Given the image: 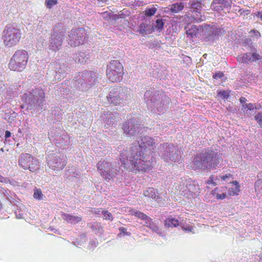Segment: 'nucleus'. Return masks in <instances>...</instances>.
Returning a JSON list of instances; mask_svg holds the SVG:
<instances>
[{"label":"nucleus","instance_id":"5","mask_svg":"<svg viewBox=\"0 0 262 262\" xmlns=\"http://www.w3.org/2000/svg\"><path fill=\"white\" fill-rule=\"evenodd\" d=\"M29 59V55L25 50L16 51L11 57L9 68L11 70L21 72L26 68Z\"/></svg>","mask_w":262,"mask_h":262},{"label":"nucleus","instance_id":"29","mask_svg":"<svg viewBox=\"0 0 262 262\" xmlns=\"http://www.w3.org/2000/svg\"><path fill=\"white\" fill-rule=\"evenodd\" d=\"M88 57L87 55L83 53H80L78 54L77 57L75 58V61L80 63H85Z\"/></svg>","mask_w":262,"mask_h":262},{"label":"nucleus","instance_id":"2","mask_svg":"<svg viewBox=\"0 0 262 262\" xmlns=\"http://www.w3.org/2000/svg\"><path fill=\"white\" fill-rule=\"evenodd\" d=\"M220 162L217 152L212 150H208L204 153L197 154L193 160L195 169L204 168L210 170L215 168Z\"/></svg>","mask_w":262,"mask_h":262},{"label":"nucleus","instance_id":"6","mask_svg":"<svg viewBox=\"0 0 262 262\" xmlns=\"http://www.w3.org/2000/svg\"><path fill=\"white\" fill-rule=\"evenodd\" d=\"M124 74V68L119 60H113L107 65L106 75L107 79L112 82L120 81Z\"/></svg>","mask_w":262,"mask_h":262},{"label":"nucleus","instance_id":"25","mask_svg":"<svg viewBox=\"0 0 262 262\" xmlns=\"http://www.w3.org/2000/svg\"><path fill=\"white\" fill-rule=\"evenodd\" d=\"M59 39L55 38L53 39V41L51 42V46L53 50L56 51V50H58L59 48L61 46L62 42V38L59 37Z\"/></svg>","mask_w":262,"mask_h":262},{"label":"nucleus","instance_id":"42","mask_svg":"<svg viewBox=\"0 0 262 262\" xmlns=\"http://www.w3.org/2000/svg\"><path fill=\"white\" fill-rule=\"evenodd\" d=\"M255 119L257 121L259 125L262 127V113H258L255 116Z\"/></svg>","mask_w":262,"mask_h":262},{"label":"nucleus","instance_id":"41","mask_svg":"<svg viewBox=\"0 0 262 262\" xmlns=\"http://www.w3.org/2000/svg\"><path fill=\"white\" fill-rule=\"evenodd\" d=\"M218 95L223 99H227L229 96V92L226 91H220Z\"/></svg>","mask_w":262,"mask_h":262},{"label":"nucleus","instance_id":"20","mask_svg":"<svg viewBox=\"0 0 262 262\" xmlns=\"http://www.w3.org/2000/svg\"><path fill=\"white\" fill-rule=\"evenodd\" d=\"M164 225L167 227H177L179 225V221L172 216L166 218L164 221Z\"/></svg>","mask_w":262,"mask_h":262},{"label":"nucleus","instance_id":"17","mask_svg":"<svg viewBox=\"0 0 262 262\" xmlns=\"http://www.w3.org/2000/svg\"><path fill=\"white\" fill-rule=\"evenodd\" d=\"M189 8L191 10L189 11H201L202 9V4L201 1L193 0L189 3Z\"/></svg>","mask_w":262,"mask_h":262},{"label":"nucleus","instance_id":"53","mask_svg":"<svg viewBox=\"0 0 262 262\" xmlns=\"http://www.w3.org/2000/svg\"><path fill=\"white\" fill-rule=\"evenodd\" d=\"M4 178L1 175H0V181L3 182H4Z\"/></svg>","mask_w":262,"mask_h":262},{"label":"nucleus","instance_id":"14","mask_svg":"<svg viewBox=\"0 0 262 262\" xmlns=\"http://www.w3.org/2000/svg\"><path fill=\"white\" fill-rule=\"evenodd\" d=\"M185 19H188V21L190 22H200L203 20L201 11H189L188 14L185 16Z\"/></svg>","mask_w":262,"mask_h":262},{"label":"nucleus","instance_id":"39","mask_svg":"<svg viewBox=\"0 0 262 262\" xmlns=\"http://www.w3.org/2000/svg\"><path fill=\"white\" fill-rule=\"evenodd\" d=\"M103 215V219L105 220H108L112 221L113 219L112 214L107 210H103L102 211Z\"/></svg>","mask_w":262,"mask_h":262},{"label":"nucleus","instance_id":"35","mask_svg":"<svg viewBox=\"0 0 262 262\" xmlns=\"http://www.w3.org/2000/svg\"><path fill=\"white\" fill-rule=\"evenodd\" d=\"M223 8H230L232 3V0H217Z\"/></svg>","mask_w":262,"mask_h":262},{"label":"nucleus","instance_id":"51","mask_svg":"<svg viewBox=\"0 0 262 262\" xmlns=\"http://www.w3.org/2000/svg\"><path fill=\"white\" fill-rule=\"evenodd\" d=\"M11 134L9 131L6 130L5 132V138H9L11 136Z\"/></svg>","mask_w":262,"mask_h":262},{"label":"nucleus","instance_id":"31","mask_svg":"<svg viewBox=\"0 0 262 262\" xmlns=\"http://www.w3.org/2000/svg\"><path fill=\"white\" fill-rule=\"evenodd\" d=\"M135 216L137 218L140 219L142 220L151 221V218H150L147 215H146L145 214L143 213V212H141L139 210H137V211H136Z\"/></svg>","mask_w":262,"mask_h":262},{"label":"nucleus","instance_id":"44","mask_svg":"<svg viewBox=\"0 0 262 262\" xmlns=\"http://www.w3.org/2000/svg\"><path fill=\"white\" fill-rule=\"evenodd\" d=\"M224 76V74L223 72H219L218 73H216L213 75V78L215 79H218L219 78H221Z\"/></svg>","mask_w":262,"mask_h":262},{"label":"nucleus","instance_id":"34","mask_svg":"<svg viewBox=\"0 0 262 262\" xmlns=\"http://www.w3.org/2000/svg\"><path fill=\"white\" fill-rule=\"evenodd\" d=\"M43 195L40 189L37 188L34 190V192L33 194V197L34 199L38 200H41L42 199Z\"/></svg>","mask_w":262,"mask_h":262},{"label":"nucleus","instance_id":"45","mask_svg":"<svg viewBox=\"0 0 262 262\" xmlns=\"http://www.w3.org/2000/svg\"><path fill=\"white\" fill-rule=\"evenodd\" d=\"M250 32L253 33L255 36H256L258 38H259L260 37V33L259 32L256 30H252Z\"/></svg>","mask_w":262,"mask_h":262},{"label":"nucleus","instance_id":"9","mask_svg":"<svg viewBox=\"0 0 262 262\" xmlns=\"http://www.w3.org/2000/svg\"><path fill=\"white\" fill-rule=\"evenodd\" d=\"M203 39L205 41H208L210 40H214L223 34L224 31L221 28H214L208 26V28L203 30Z\"/></svg>","mask_w":262,"mask_h":262},{"label":"nucleus","instance_id":"10","mask_svg":"<svg viewBox=\"0 0 262 262\" xmlns=\"http://www.w3.org/2000/svg\"><path fill=\"white\" fill-rule=\"evenodd\" d=\"M111 164L105 161H99L97 164V167L101 176L106 180L109 181L115 176L116 173H111Z\"/></svg>","mask_w":262,"mask_h":262},{"label":"nucleus","instance_id":"32","mask_svg":"<svg viewBox=\"0 0 262 262\" xmlns=\"http://www.w3.org/2000/svg\"><path fill=\"white\" fill-rule=\"evenodd\" d=\"M164 23L162 19H158L156 21L155 29L158 31L161 32L163 29Z\"/></svg>","mask_w":262,"mask_h":262},{"label":"nucleus","instance_id":"49","mask_svg":"<svg viewBox=\"0 0 262 262\" xmlns=\"http://www.w3.org/2000/svg\"><path fill=\"white\" fill-rule=\"evenodd\" d=\"M256 16L259 17L262 21V11L257 12V14H256Z\"/></svg>","mask_w":262,"mask_h":262},{"label":"nucleus","instance_id":"3","mask_svg":"<svg viewBox=\"0 0 262 262\" xmlns=\"http://www.w3.org/2000/svg\"><path fill=\"white\" fill-rule=\"evenodd\" d=\"M21 32L19 26L16 24H9L3 31L2 39L4 45L8 47L16 46L20 41Z\"/></svg>","mask_w":262,"mask_h":262},{"label":"nucleus","instance_id":"19","mask_svg":"<svg viewBox=\"0 0 262 262\" xmlns=\"http://www.w3.org/2000/svg\"><path fill=\"white\" fill-rule=\"evenodd\" d=\"M260 105L256 106L254 103H248L243 104L242 110L245 113H248V111H253L254 110H259L260 108Z\"/></svg>","mask_w":262,"mask_h":262},{"label":"nucleus","instance_id":"47","mask_svg":"<svg viewBox=\"0 0 262 262\" xmlns=\"http://www.w3.org/2000/svg\"><path fill=\"white\" fill-rule=\"evenodd\" d=\"M136 211H137L136 210H135V209H130L129 210H128V213L130 215H135V212Z\"/></svg>","mask_w":262,"mask_h":262},{"label":"nucleus","instance_id":"1","mask_svg":"<svg viewBox=\"0 0 262 262\" xmlns=\"http://www.w3.org/2000/svg\"><path fill=\"white\" fill-rule=\"evenodd\" d=\"M142 140L143 145L138 143L131 147L129 161L136 172L145 173L151 170L153 166L152 161L147 159L144 151L148 147H152L155 142L152 138L148 137H144Z\"/></svg>","mask_w":262,"mask_h":262},{"label":"nucleus","instance_id":"36","mask_svg":"<svg viewBox=\"0 0 262 262\" xmlns=\"http://www.w3.org/2000/svg\"><path fill=\"white\" fill-rule=\"evenodd\" d=\"M218 180L217 177H214L213 175L210 176L209 179L206 181V183L208 184H212L213 186L217 185L216 181Z\"/></svg>","mask_w":262,"mask_h":262},{"label":"nucleus","instance_id":"30","mask_svg":"<svg viewBox=\"0 0 262 262\" xmlns=\"http://www.w3.org/2000/svg\"><path fill=\"white\" fill-rule=\"evenodd\" d=\"M188 195H192L198 192V188L194 184L190 183L187 185Z\"/></svg>","mask_w":262,"mask_h":262},{"label":"nucleus","instance_id":"11","mask_svg":"<svg viewBox=\"0 0 262 262\" xmlns=\"http://www.w3.org/2000/svg\"><path fill=\"white\" fill-rule=\"evenodd\" d=\"M261 59V56L256 52L245 53L238 55L237 57V60L239 62L246 63L255 62Z\"/></svg>","mask_w":262,"mask_h":262},{"label":"nucleus","instance_id":"18","mask_svg":"<svg viewBox=\"0 0 262 262\" xmlns=\"http://www.w3.org/2000/svg\"><path fill=\"white\" fill-rule=\"evenodd\" d=\"M234 185V187L229 188L228 190V194L230 196L237 195L240 192V186L237 181H233L232 182Z\"/></svg>","mask_w":262,"mask_h":262},{"label":"nucleus","instance_id":"54","mask_svg":"<svg viewBox=\"0 0 262 262\" xmlns=\"http://www.w3.org/2000/svg\"><path fill=\"white\" fill-rule=\"evenodd\" d=\"M120 160L121 161V162H122V164L124 166H125V162L124 161V160H122L121 158H120Z\"/></svg>","mask_w":262,"mask_h":262},{"label":"nucleus","instance_id":"55","mask_svg":"<svg viewBox=\"0 0 262 262\" xmlns=\"http://www.w3.org/2000/svg\"><path fill=\"white\" fill-rule=\"evenodd\" d=\"M21 108H23L24 106H21Z\"/></svg>","mask_w":262,"mask_h":262},{"label":"nucleus","instance_id":"38","mask_svg":"<svg viewBox=\"0 0 262 262\" xmlns=\"http://www.w3.org/2000/svg\"><path fill=\"white\" fill-rule=\"evenodd\" d=\"M57 3V0H46L45 2L46 5L49 9H51L54 5Z\"/></svg>","mask_w":262,"mask_h":262},{"label":"nucleus","instance_id":"23","mask_svg":"<svg viewBox=\"0 0 262 262\" xmlns=\"http://www.w3.org/2000/svg\"><path fill=\"white\" fill-rule=\"evenodd\" d=\"M176 189L179 191L180 195H188L187 185H185L184 183L180 184L176 186Z\"/></svg>","mask_w":262,"mask_h":262},{"label":"nucleus","instance_id":"12","mask_svg":"<svg viewBox=\"0 0 262 262\" xmlns=\"http://www.w3.org/2000/svg\"><path fill=\"white\" fill-rule=\"evenodd\" d=\"M227 189L228 188L226 186L216 187L211 191V194L216 200H224L227 197Z\"/></svg>","mask_w":262,"mask_h":262},{"label":"nucleus","instance_id":"33","mask_svg":"<svg viewBox=\"0 0 262 262\" xmlns=\"http://www.w3.org/2000/svg\"><path fill=\"white\" fill-rule=\"evenodd\" d=\"M148 26V25L145 23H141L139 26L138 32L143 36L146 35Z\"/></svg>","mask_w":262,"mask_h":262},{"label":"nucleus","instance_id":"27","mask_svg":"<svg viewBox=\"0 0 262 262\" xmlns=\"http://www.w3.org/2000/svg\"><path fill=\"white\" fill-rule=\"evenodd\" d=\"M211 8L213 10L217 12H220L223 10V7L217 1V0H213L211 5Z\"/></svg>","mask_w":262,"mask_h":262},{"label":"nucleus","instance_id":"16","mask_svg":"<svg viewBox=\"0 0 262 262\" xmlns=\"http://www.w3.org/2000/svg\"><path fill=\"white\" fill-rule=\"evenodd\" d=\"M27 170L31 172H35L40 169V162L38 159L33 157L31 161L28 164Z\"/></svg>","mask_w":262,"mask_h":262},{"label":"nucleus","instance_id":"15","mask_svg":"<svg viewBox=\"0 0 262 262\" xmlns=\"http://www.w3.org/2000/svg\"><path fill=\"white\" fill-rule=\"evenodd\" d=\"M61 216L64 221L72 224L78 223L82 220L81 216H74L66 213H62Z\"/></svg>","mask_w":262,"mask_h":262},{"label":"nucleus","instance_id":"43","mask_svg":"<svg viewBox=\"0 0 262 262\" xmlns=\"http://www.w3.org/2000/svg\"><path fill=\"white\" fill-rule=\"evenodd\" d=\"M149 222H150L149 225L148 226L149 228H150L155 231H157L159 230V227L155 225L152 221Z\"/></svg>","mask_w":262,"mask_h":262},{"label":"nucleus","instance_id":"40","mask_svg":"<svg viewBox=\"0 0 262 262\" xmlns=\"http://www.w3.org/2000/svg\"><path fill=\"white\" fill-rule=\"evenodd\" d=\"M180 158V157L179 155L174 153L172 156L169 155V156H168H168H167L166 157H165L164 158L166 160H170L171 161L176 162L177 161L179 160Z\"/></svg>","mask_w":262,"mask_h":262},{"label":"nucleus","instance_id":"8","mask_svg":"<svg viewBox=\"0 0 262 262\" xmlns=\"http://www.w3.org/2000/svg\"><path fill=\"white\" fill-rule=\"evenodd\" d=\"M47 162L50 168L54 170L62 169L66 165L65 160L55 154H51L47 159Z\"/></svg>","mask_w":262,"mask_h":262},{"label":"nucleus","instance_id":"52","mask_svg":"<svg viewBox=\"0 0 262 262\" xmlns=\"http://www.w3.org/2000/svg\"><path fill=\"white\" fill-rule=\"evenodd\" d=\"M119 230L121 231V233H125L126 232V229L124 227H120L119 228Z\"/></svg>","mask_w":262,"mask_h":262},{"label":"nucleus","instance_id":"26","mask_svg":"<svg viewBox=\"0 0 262 262\" xmlns=\"http://www.w3.org/2000/svg\"><path fill=\"white\" fill-rule=\"evenodd\" d=\"M133 122L132 121L130 122H126L123 125V129L124 130L125 133L127 134H130L131 135H133V133H131L130 131L133 130V127H135L134 125H132Z\"/></svg>","mask_w":262,"mask_h":262},{"label":"nucleus","instance_id":"21","mask_svg":"<svg viewBox=\"0 0 262 262\" xmlns=\"http://www.w3.org/2000/svg\"><path fill=\"white\" fill-rule=\"evenodd\" d=\"M199 32V28L196 25H192L191 28L186 30V34L188 37L193 38L196 37Z\"/></svg>","mask_w":262,"mask_h":262},{"label":"nucleus","instance_id":"22","mask_svg":"<svg viewBox=\"0 0 262 262\" xmlns=\"http://www.w3.org/2000/svg\"><path fill=\"white\" fill-rule=\"evenodd\" d=\"M143 195L148 198L151 199H156V198H158L157 196L156 191L154 188L150 187L145 190L143 192Z\"/></svg>","mask_w":262,"mask_h":262},{"label":"nucleus","instance_id":"46","mask_svg":"<svg viewBox=\"0 0 262 262\" xmlns=\"http://www.w3.org/2000/svg\"><path fill=\"white\" fill-rule=\"evenodd\" d=\"M92 212L95 214H100L101 212H102V209L101 208H94L93 210H92Z\"/></svg>","mask_w":262,"mask_h":262},{"label":"nucleus","instance_id":"50","mask_svg":"<svg viewBox=\"0 0 262 262\" xmlns=\"http://www.w3.org/2000/svg\"><path fill=\"white\" fill-rule=\"evenodd\" d=\"M239 101L241 103H245L247 101V99L246 98L242 97L239 99Z\"/></svg>","mask_w":262,"mask_h":262},{"label":"nucleus","instance_id":"37","mask_svg":"<svg viewBox=\"0 0 262 262\" xmlns=\"http://www.w3.org/2000/svg\"><path fill=\"white\" fill-rule=\"evenodd\" d=\"M220 178L222 181L226 182L233 179V175L229 173L221 176Z\"/></svg>","mask_w":262,"mask_h":262},{"label":"nucleus","instance_id":"13","mask_svg":"<svg viewBox=\"0 0 262 262\" xmlns=\"http://www.w3.org/2000/svg\"><path fill=\"white\" fill-rule=\"evenodd\" d=\"M33 156L29 154H21L18 159V164L25 170H27L28 164L30 162Z\"/></svg>","mask_w":262,"mask_h":262},{"label":"nucleus","instance_id":"4","mask_svg":"<svg viewBox=\"0 0 262 262\" xmlns=\"http://www.w3.org/2000/svg\"><path fill=\"white\" fill-rule=\"evenodd\" d=\"M130 94V90L127 88L118 87L111 89L107 100L112 105H122L127 100Z\"/></svg>","mask_w":262,"mask_h":262},{"label":"nucleus","instance_id":"7","mask_svg":"<svg viewBox=\"0 0 262 262\" xmlns=\"http://www.w3.org/2000/svg\"><path fill=\"white\" fill-rule=\"evenodd\" d=\"M85 31L83 28L72 30L69 33L70 39L69 44L71 46L76 47L82 44L85 38Z\"/></svg>","mask_w":262,"mask_h":262},{"label":"nucleus","instance_id":"48","mask_svg":"<svg viewBox=\"0 0 262 262\" xmlns=\"http://www.w3.org/2000/svg\"><path fill=\"white\" fill-rule=\"evenodd\" d=\"M162 145L163 147H164L166 149H167V148L168 147H169V148H171V147L173 146V144H168V145L167 143H164Z\"/></svg>","mask_w":262,"mask_h":262},{"label":"nucleus","instance_id":"28","mask_svg":"<svg viewBox=\"0 0 262 262\" xmlns=\"http://www.w3.org/2000/svg\"><path fill=\"white\" fill-rule=\"evenodd\" d=\"M157 11V8L153 7L152 8H147L145 11H143L144 15L146 17H150L154 15Z\"/></svg>","mask_w":262,"mask_h":262},{"label":"nucleus","instance_id":"24","mask_svg":"<svg viewBox=\"0 0 262 262\" xmlns=\"http://www.w3.org/2000/svg\"><path fill=\"white\" fill-rule=\"evenodd\" d=\"M184 7L182 3H176L170 6V10L172 13H176L182 10Z\"/></svg>","mask_w":262,"mask_h":262}]
</instances>
